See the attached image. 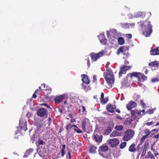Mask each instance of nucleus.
I'll return each instance as SVG.
<instances>
[{
    "label": "nucleus",
    "instance_id": "f257e3e1",
    "mask_svg": "<svg viewBox=\"0 0 159 159\" xmlns=\"http://www.w3.org/2000/svg\"><path fill=\"white\" fill-rule=\"evenodd\" d=\"M141 26V28L143 31V34L146 37L150 36L152 32V25L150 21L147 20L145 21H142L138 22Z\"/></svg>",
    "mask_w": 159,
    "mask_h": 159
},
{
    "label": "nucleus",
    "instance_id": "f03ea898",
    "mask_svg": "<svg viewBox=\"0 0 159 159\" xmlns=\"http://www.w3.org/2000/svg\"><path fill=\"white\" fill-rule=\"evenodd\" d=\"M134 77L137 78L139 81L142 82L147 79V77L144 75L143 74L138 72H134L129 73L127 74V78L129 77L131 79Z\"/></svg>",
    "mask_w": 159,
    "mask_h": 159
},
{
    "label": "nucleus",
    "instance_id": "7ed1b4c3",
    "mask_svg": "<svg viewBox=\"0 0 159 159\" xmlns=\"http://www.w3.org/2000/svg\"><path fill=\"white\" fill-rule=\"evenodd\" d=\"M129 48L128 46H122L119 48L117 51L116 54L119 55L121 53H123L125 57L128 58L129 57V54L128 51Z\"/></svg>",
    "mask_w": 159,
    "mask_h": 159
},
{
    "label": "nucleus",
    "instance_id": "20e7f679",
    "mask_svg": "<svg viewBox=\"0 0 159 159\" xmlns=\"http://www.w3.org/2000/svg\"><path fill=\"white\" fill-rule=\"evenodd\" d=\"M104 76L107 82L110 84L112 85L114 83V77L112 72H107L104 74Z\"/></svg>",
    "mask_w": 159,
    "mask_h": 159
},
{
    "label": "nucleus",
    "instance_id": "39448f33",
    "mask_svg": "<svg viewBox=\"0 0 159 159\" xmlns=\"http://www.w3.org/2000/svg\"><path fill=\"white\" fill-rule=\"evenodd\" d=\"M134 132L133 130H128L126 132L123 137V140L125 141H128L134 135Z\"/></svg>",
    "mask_w": 159,
    "mask_h": 159
},
{
    "label": "nucleus",
    "instance_id": "423d86ee",
    "mask_svg": "<svg viewBox=\"0 0 159 159\" xmlns=\"http://www.w3.org/2000/svg\"><path fill=\"white\" fill-rule=\"evenodd\" d=\"M104 54L103 52H100L99 53L96 54L94 52L91 53L90 56L92 59L93 61H96L100 57H102Z\"/></svg>",
    "mask_w": 159,
    "mask_h": 159
},
{
    "label": "nucleus",
    "instance_id": "0eeeda50",
    "mask_svg": "<svg viewBox=\"0 0 159 159\" xmlns=\"http://www.w3.org/2000/svg\"><path fill=\"white\" fill-rule=\"evenodd\" d=\"M64 99H67V96L65 94L56 97L54 98L55 103L56 104H59L61 102L62 100Z\"/></svg>",
    "mask_w": 159,
    "mask_h": 159
},
{
    "label": "nucleus",
    "instance_id": "6e6552de",
    "mask_svg": "<svg viewBox=\"0 0 159 159\" xmlns=\"http://www.w3.org/2000/svg\"><path fill=\"white\" fill-rule=\"evenodd\" d=\"M144 132L146 134L143 136L141 139L140 141V144H139L138 146L139 147L140 145H142L145 139H147L151 134V132L148 129H145L144 131Z\"/></svg>",
    "mask_w": 159,
    "mask_h": 159
},
{
    "label": "nucleus",
    "instance_id": "1a4fd4ad",
    "mask_svg": "<svg viewBox=\"0 0 159 159\" xmlns=\"http://www.w3.org/2000/svg\"><path fill=\"white\" fill-rule=\"evenodd\" d=\"M90 124V121L88 119L85 118L82 121V127L84 132L86 131V128L89 127Z\"/></svg>",
    "mask_w": 159,
    "mask_h": 159
},
{
    "label": "nucleus",
    "instance_id": "9d476101",
    "mask_svg": "<svg viewBox=\"0 0 159 159\" xmlns=\"http://www.w3.org/2000/svg\"><path fill=\"white\" fill-rule=\"evenodd\" d=\"M132 68L131 66H123L121 67L119 72V77H120L122 76V74H125L126 71Z\"/></svg>",
    "mask_w": 159,
    "mask_h": 159
},
{
    "label": "nucleus",
    "instance_id": "9b49d317",
    "mask_svg": "<svg viewBox=\"0 0 159 159\" xmlns=\"http://www.w3.org/2000/svg\"><path fill=\"white\" fill-rule=\"evenodd\" d=\"M37 114L38 116L43 117L47 115V111L46 109L43 108H40L38 110Z\"/></svg>",
    "mask_w": 159,
    "mask_h": 159
},
{
    "label": "nucleus",
    "instance_id": "f8f14e48",
    "mask_svg": "<svg viewBox=\"0 0 159 159\" xmlns=\"http://www.w3.org/2000/svg\"><path fill=\"white\" fill-rule=\"evenodd\" d=\"M19 126L21 129L24 131H26L27 129V122L25 120L22 119L20 120Z\"/></svg>",
    "mask_w": 159,
    "mask_h": 159
},
{
    "label": "nucleus",
    "instance_id": "ddd939ff",
    "mask_svg": "<svg viewBox=\"0 0 159 159\" xmlns=\"http://www.w3.org/2000/svg\"><path fill=\"white\" fill-rule=\"evenodd\" d=\"M109 142L111 147L113 148L119 143V140L116 139H112L109 140Z\"/></svg>",
    "mask_w": 159,
    "mask_h": 159
},
{
    "label": "nucleus",
    "instance_id": "4468645a",
    "mask_svg": "<svg viewBox=\"0 0 159 159\" xmlns=\"http://www.w3.org/2000/svg\"><path fill=\"white\" fill-rule=\"evenodd\" d=\"M115 108L116 106L112 105L111 103L108 104L106 107V109L107 111L111 113H113L114 112V109Z\"/></svg>",
    "mask_w": 159,
    "mask_h": 159
},
{
    "label": "nucleus",
    "instance_id": "2eb2a0df",
    "mask_svg": "<svg viewBox=\"0 0 159 159\" xmlns=\"http://www.w3.org/2000/svg\"><path fill=\"white\" fill-rule=\"evenodd\" d=\"M137 103L133 101H131L129 102L127 105L126 107L128 110H130L133 108L137 106Z\"/></svg>",
    "mask_w": 159,
    "mask_h": 159
},
{
    "label": "nucleus",
    "instance_id": "dca6fc26",
    "mask_svg": "<svg viewBox=\"0 0 159 159\" xmlns=\"http://www.w3.org/2000/svg\"><path fill=\"white\" fill-rule=\"evenodd\" d=\"M93 139L97 142H101L102 139V135H99L97 134H94L93 135Z\"/></svg>",
    "mask_w": 159,
    "mask_h": 159
},
{
    "label": "nucleus",
    "instance_id": "f3484780",
    "mask_svg": "<svg viewBox=\"0 0 159 159\" xmlns=\"http://www.w3.org/2000/svg\"><path fill=\"white\" fill-rule=\"evenodd\" d=\"M99 39L100 41V42L102 44L105 45L107 43V39L105 38V36L104 34H100Z\"/></svg>",
    "mask_w": 159,
    "mask_h": 159
},
{
    "label": "nucleus",
    "instance_id": "a211bd4d",
    "mask_svg": "<svg viewBox=\"0 0 159 159\" xmlns=\"http://www.w3.org/2000/svg\"><path fill=\"white\" fill-rule=\"evenodd\" d=\"M82 79V80L83 82V83L84 84H89L90 83V80L89 79L88 76L86 75L83 74L81 75Z\"/></svg>",
    "mask_w": 159,
    "mask_h": 159
},
{
    "label": "nucleus",
    "instance_id": "6ab92c4d",
    "mask_svg": "<svg viewBox=\"0 0 159 159\" xmlns=\"http://www.w3.org/2000/svg\"><path fill=\"white\" fill-rule=\"evenodd\" d=\"M150 55H155L159 54V47H157L154 49H151L150 51Z\"/></svg>",
    "mask_w": 159,
    "mask_h": 159
},
{
    "label": "nucleus",
    "instance_id": "aec40b11",
    "mask_svg": "<svg viewBox=\"0 0 159 159\" xmlns=\"http://www.w3.org/2000/svg\"><path fill=\"white\" fill-rule=\"evenodd\" d=\"M70 129L71 130H74L78 133H82V131L80 130L78 127L75 125H72L70 127Z\"/></svg>",
    "mask_w": 159,
    "mask_h": 159
},
{
    "label": "nucleus",
    "instance_id": "412c9836",
    "mask_svg": "<svg viewBox=\"0 0 159 159\" xmlns=\"http://www.w3.org/2000/svg\"><path fill=\"white\" fill-rule=\"evenodd\" d=\"M82 84V86L83 89L86 92L91 90V88L88 84Z\"/></svg>",
    "mask_w": 159,
    "mask_h": 159
},
{
    "label": "nucleus",
    "instance_id": "4be33fe9",
    "mask_svg": "<svg viewBox=\"0 0 159 159\" xmlns=\"http://www.w3.org/2000/svg\"><path fill=\"white\" fill-rule=\"evenodd\" d=\"M148 65L152 67H157L159 66V62L157 61H155L151 62L148 64Z\"/></svg>",
    "mask_w": 159,
    "mask_h": 159
},
{
    "label": "nucleus",
    "instance_id": "5701e85b",
    "mask_svg": "<svg viewBox=\"0 0 159 159\" xmlns=\"http://www.w3.org/2000/svg\"><path fill=\"white\" fill-rule=\"evenodd\" d=\"M99 149H100L102 152H105L108 151V147L107 145H102L99 147Z\"/></svg>",
    "mask_w": 159,
    "mask_h": 159
},
{
    "label": "nucleus",
    "instance_id": "b1692460",
    "mask_svg": "<svg viewBox=\"0 0 159 159\" xmlns=\"http://www.w3.org/2000/svg\"><path fill=\"white\" fill-rule=\"evenodd\" d=\"M135 145L134 143H133L129 147V151L131 152H133L136 151V148H135Z\"/></svg>",
    "mask_w": 159,
    "mask_h": 159
},
{
    "label": "nucleus",
    "instance_id": "393cba45",
    "mask_svg": "<svg viewBox=\"0 0 159 159\" xmlns=\"http://www.w3.org/2000/svg\"><path fill=\"white\" fill-rule=\"evenodd\" d=\"M66 148V145L65 144H63L62 145V148L59 152V154L61 153V157H63L64 155L65 152V151Z\"/></svg>",
    "mask_w": 159,
    "mask_h": 159
},
{
    "label": "nucleus",
    "instance_id": "a878e982",
    "mask_svg": "<svg viewBox=\"0 0 159 159\" xmlns=\"http://www.w3.org/2000/svg\"><path fill=\"white\" fill-rule=\"evenodd\" d=\"M97 148V147L95 146H92L89 149V152L92 153H96Z\"/></svg>",
    "mask_w": 159,
    "mask_h": 159
},
{
    "label": "nucleus",
    "instance_id": "bb28decb",
    "mask_svg": "<svg viewBox=\"0 0 159 159\" xmlns=\"http://www.w3.org/2000/svg\"><path fill=\"white\" fill-rule=\"evenodd\" d=\"M71 146L70 147L74 150L76 151V149L77 148V144L76 142H72L71 143Z\"/></svg>",
    "mask_w": 159,
    "mask_h": 159
},
{
    "label": "nucleus",
    "instance_id": "cd10ccee",
    "mask_svg": "<svg viewBox=\"0 0 159 159\" xmlns=\"http://www.w3.org/2000/svg\"><path fill=\"white\" fill-rule=\"evenodd\" d=\"M112 131V128L110 126H108L107 129L104 131L105 134L108 135Z\"/></svg>",
    "mask_w": 159,
    "mask_h": 159
},
{
    "label": "nucleus",
    "instance_id": "c85d7f7f",
    "mask_svg": "<svg viewBox=\"0 0 159 159\" xmlns=\"http://www.w3.org/2000/svg\"><path fill=\"white\" fill-rule=\"evenodd\" d=\"M119 133L116 131H114L110 134V136L111 137H114L116 136H118Z\"/></svg>",
    "mask_w": 159,
    "mask_h": 159
},
{
    "label": "nucleus",
    "instance_id": "c756f323",
    "mask_svg": "<svg viewBox=\"0 0 159 159\" xmlns=\"http://www.w3.org/2000/svg\"><path fill=\"white\" fill-rule=\"evenodd\" d=\"M118 41L120 45H123L125 43V40L123 38L121 37H119L118 38Z\"/></svg>",
    "mask_w": 159,
    "mask_h": 159
},
{
    "label": "nucleus",
    "instance_id": "7c9ffc66",
    "mask_svg": "<svg viewBox=\"0 0 159 159\" xmlns=\"http://www.w3.org/2000/svg\"><path fill=\"white\" fill-rule=\"evenodd\" d=\"M108 100V98L106 97L100 100L101 103L103 104L106 103L107 102Z\"/></svg>",
    "mask_w": 159,
    "mask_h": 159
},
{
    "label": "nucleus",
    "instance_id": "2f4dec72",
    "mask_svg": "<svg viewBox=\"0 0 159 159\" xmlns=\"http://www.w3.org/2000/svg\"><path fill=\"white\" fill-rule=\"evenodd\" d=\"M139 110L136 109H134V110H131V114L132 116H137V112H138Z\"/></svg>",
    "mask_w": 159,
    "mask_h": 159
},
{
    "label": "nucleus",
    "instance_id": "473e14b6",
    "mask_svg": "<svg viewBox=\"0 0 159 159\" xmlns=\"http://www.w3.org/2000/svg\"><path fill=\"white\" fill-rule=\"evenodd\" d=\"M137 14L139 16L143 18L145 16V13L144 12L139 11L137 12Z\"/></svg>",
    "mask_w": 159,
    "mask_h": 159
},
{
    "label": "nucleus",
    "instance_id": "72a5a7b5",
    "mask_svg": "<svg viewBox=\"0 0 159 159\" xmlns=\"http://www.w3.org/2000/svg\"><path fill=\"white\" fill-rule=\"evenodd\" d=\"M70 102H71L72 103L74 104V103H76L77 102V99L76 97H74L70 98Z\"/></svg>",
    "mask_w": 159,
    "mask_h": 159
},
{
    "label": "nucleus",
    "instance_id": "f704fd0d",
    "mask_svg": "<svg viewBox=\"0 0 159 159\" xmlns=\"http://www.w3.org/2000/svg\"><path fill=\"white\" fill-rule=\"evenodd\" d=\"M148 154L149 158L150 159H155L154 155L150 151L148 152Z\"/></svg>",
    "mask_w": 159,
    "mask_h": 159
},
{
    "label": "nucleus",
    "instance_id": "c9c22d12",
    "mask_svg": "<svg viewBox=\"0 0 159 159\" xmlns=\"http://www.w3.org/2000/svg\"><path fill=\"white\" fill-rule=\"evenodd\" d=\"M115 128L116 130L120 131L123 129V127L121 125H117L115 127Z\"/></svg>",
    "mask_w": 159,
    "mask_h": 159
},
{
    "label": "nucleus",
    "instance_id": "e433bc0d",
    "mask_svg": "<svg viewBox=\"0 0 159 159\" xmlns=\"http://www.w3.org/2000/svg\"><path fill=\"white\" fill-rule=\"evenodd\" d=\"M127 143L126 142H124L122 143L120 145V148L121 149L124 148L126 146Z\"/></svg>",
    "mask_w": 159,
    "mask_h": 159
},
{
    "label": "nucleus",
    "instance_id": "4c0bfd02",
    "mask_svg": "<svg viewBox=\"0 0 159 159\" xmlns=\"http://www.w3.org/2000/svg\"><path fill=\"white\" fill-rule=\"evenodd\" d=\"M33 151V149H29L26 151V153L29 156Z\"/></svg>",
    "mask_w": 159,
    "mask_h": 159
},
{
    "label": "nucleus",
    "instance_id": "58836bf2",
    "mask_svg": "<svg viewBox=\"0 0 159 159\" xmlns=\"http://www.w3.org/2000/svg\"><path fill=\"white\" fill-rule=\"evenodd\" d=\"M93 83H95L96 84H97V79L96 76V75H94L93 76Z\"/></svg>",
    "mask_w": 159,
    "mask_h": 159
},
{
    "label": "nucleus",
    "instance_id": "ea45409f",
    "mask_svg": "<svg viewBox=\"0 0 159 159\" xmlns=\"http://www.w3.org/2000/svg\"><path fill=\"white\" fill-rule=\"evenodd\" d=\"M158 130H159L158 129H152L151 131V132H153V134H151V135H153L154 134H155L157 133L158 131Z\"/></svg>",
    "mask_w": 159,
    "mask_h": 159
},
{
    "label": "nucleus",
    "instance_id": "a19ab883",
    "mask_svg": "<svg viewBox=\"0 0 159 159\" xmlns=\"http://www.w3.org/2000/svg\"><path fill=\"white\" fill-rule=\"evenodd\" d=\"M140 103L143 108L146 107V104L144 103L142 100H140Z\"/></svg>",
    "mask_w": 159,
    "mask_h": 159
},
{
    "label": "nucleus",
    "instance_id": "79ce46f5",
    "mask_svg": "<svg viewBox=\"0 0 159 159\" xmlns=\"http://www.w3.org/2000/svg\"><path fill=\"white\" fill-rule=\"evenodd\" d=\"M154 109H149L148 111L146 112L149 114H152L153 113L154 111L153 110Z\"/></svg>",
    "mask_w": 159,
    "mask_h": 159
},
{
    "label": "nucleus",
    "instance_id": "37998d69",
    "mask_svg": "<svg viewBox=\"0 0 159 159\" xmlns=\"http://www.w3.org/2000/svg\"><path fill=\"white\" fill-rule=\"evenodd\" d=\"M159 80V79L157 78H153L151 80V81L152 82H157Z\"/></svg>",
    "mask_w": 159,
    "mask_h": 159
},
{
    "label": "nucleus",
    "instance_id": "c03bdc74",
    "mask_svg": "<svg viewBox=\"0 0 159 159\" xmlns=\"http://www.w3.org/2000/svg\"><path fill=\"white\" fill-rule=\"evenodd\" d=\"M125 36L128 39H130L132 38V35L130 34H126Z\"/></svg>",
    "mask_w": 159,
    "mask_h": 159
},
{
    "label": "nucleus",
    "instance_id": "a18cd8bd",
    "mask_svg": "<svg viewBox=\"0 0 159 159\" xmlns=\"http://www.w3.org/2000/svg\"><path fill=\"white\" fill-rule=\"evenodd\" d=\"M38 143L39 145H42L43 144V142L42 140L39 139L38 141Z\"/></svg>",
    "mask_w": 159,
    "mask_h": 159
},
{
    "label": "nucleus",
    "instance_id": "49530a36",
    "mask_svg": "<svg viewBox=\"0 0 159 159\" xmlns=\"http://www.w3.org/2000/svg\"><path fill=\"white\" fill-rule=\"evenodd\" d=\"M125 29L128 28H129V25L127 24H124L122 26Z\"/></svg>",
    "mask_w": 159,
    "mask_h": 159
},
{
    "label": "nucleus",
    "instance_id": "de8ad7c7",
    "mask_svg": "<svg viewBox=\"0 0 159 159\" xmlns=\"http://www.w3.org/2000/svg\"><path fill=\"white\" fill-rule=\"evenodd\" d=\"M141 111H138V112H137V116H138V117H141L143 115V114H141Z\"/></svg>",
    "mask_w": 159,
    "mask_h": 159
},
{
    "label": "nucleus",
    "instance_id": "09e8293b",
    "mask_svg": "<svg viewBox=\"0 0 159 159\" xmlns=\"http://www.w3.org/2000/svg\"><path fill=\"white\" fill-rule=\"evenodd\" d=\"M70 118H71L70 120L71 122H74L75 121V119L74 118H73V117H72V115L70 114Z\"/></svg>",
    "mask_w": 159,
    "mask_h": 159
},
{
    "label": "nucleus",
    "instance_id": "8fccbe9b",
    "mask_svg": "<svg viewBox=\"0 0 159 159\" xmlns=\"http://www.w3.org/2000/svg\"><path fill=\"white\" fill-rule=\"evenodd\" d=\"M153 138L157 139L159 138V133L157 135H154L153 136Z\"/></svg>",
    "mask_w": 159,
    "mask_h": 159
},
{
    "label": "nucleus",
    "instance_id": "3c124183",
    "mask_svg": "<svg viewBox=\"0 0 159 159\" xmlns=\"http://www.w3.org/2000/svg\"><path fill=\"white\" fill-rule=\"evenodd\" d=\"M148 142H146L145 143V144H144V148L147 149L148 148Z\"/></svg>",
    "mask_w": 159,
    "mask_h": 159
},
{
    "label": "nucleus",
    "instance_id": "603ef678",
    "mask_svg": "<svg viewBox=\"0 0 159 159\" xmlns=\"http://www.w3.org/2000/svg\"><path fill=\"white\" fill-rule=\"evenodd\" d=\"M153 124V121H151L150 122H148L146 123V125L147 126H150L151 125H152Z\"/></svg>",
    "mask_w": 159,
    "mask_h": 159
},
{
    "label": "nucleus",
    "instance_id": "864d4df0",
    "mask_svg": "<svg viewBox=\"0 0 159 159\" xmlns=\"http://www.w3.org/2000/svg\"><path fill=\"white\" fill-rule=\"evenodd\" d=\"M86 59L87 61V65H88V67H89L90 66V60L89 58H88L87 59Z\"/></svg>",
    "mask_w": 159,
    "mask_h": 159
},
{
    "label": "nucleus",
    "instance_id": "5fc2aeb1",
    "mask_svg": "<svg viewBox=\"0 0 159 159\" xmlns=\"http://www.w3.org/2000/svg\"><path fill=\"white\" fill-rule=\"evenodd\" d=\"M66 129L67 131H68L70 129V124H68L66 126Z\"/></svg>",
    "mask_w": 159,
    "mask_h": 159
},
{
    "label": "nucleus",
    "instance_id": "6e6d98bb",
    "mask_svg": "<svg viewBox=\"0 0 159 159\" xmlns=\"http://www.w3.org/2000/svg\"><path fill=\"white\" fill-rule=\"evenodd\" d=\"M41 105L47 107L48 108H50V107L49 105H48L47 104L45 103H43L41 104Z\"/></svg>",
    "mask_w": 159,
    "mask_h": 159
},
{
    "label": "nucleus",
    "instance_id": "4d7b16f0",
    "mask_svg": "<svg viewBox=\"0 0 159 159\" xmlns=\"http://www.w3.org/2000/svg\"><path fill=\"white\" fill-rule=\"evenodd\" d=\"M103 98H104V94L102 92L101 93V96L100 98V100L102 99H103Z\"/></svg>",
    "mask_w": 159,
    "mask_h": 159
},
{
    "label": "nucleus",
    "instance_id": "13d9d810",
    "mask_svg": "<svg viewBox=\"0 0 159 159\" xmlns=\"http://www.w3.org/2000/svg\"><path fill=\"white\" fill-rule=\"evenodd\" d=\"M115 111L119 113H120V110L119 109L117 108H115Z\"/></svg>",
    "mask_w": 159,
    "mask_h": 159
},
{
    "label": "nucleus",
    "instance_id": "bf43d9fd",
    "mask_svg": "<svg viewBox=\"0 0 159 159\" xmlns=\"http://www.w3.org/2000/svg\"><path fill=\"white\" fill-rule=\"evenodd\" d=\"M64 130V128L63 127H61L60 130H59V132L61 133Z\"/></svg>",
    "mask_w": 159,
    "mask_h": 159
},
{
    "label": "nucleus",
    "instance_id": "052dcab7",
    "mask_svg": "<svg viewBox=\"0 0 159 159\" xmlns=\"http://www.w3.org/2000/svg\"><path fill=\"white\" fill-rule=\"evenodd\" d=\"M146 152H145V151H143V152L141 154V157H143L145 155Z\"/></svg>",
    "mask_w": 159,
    "mask_h": 159
},
{
    "label": "nucleus",
    "instance_id": "680f3d73",
    "mask_svg": "<svg viewBox=\"0 0 159 159\" xmlns=\"http://www.w3.org/2000/svg\"><path fill=\"white\" fill-rule=\"evenodd\" d=\"M36 93H34L33 94V95L32 98H37V96L36 95Z\"/></svg>",
    "mask_w": 159,
    "mask_h": 159
},
{
    "label": "nucleus",
    "instance_id": "e2e57ef3",
    "mask_svg": "<svg viewBox=\"0 0 159 159\" xmlns=\"http://www.w3.org/2000/svg\"><path fill=\"white\" fill-rule=\"evenodd\" d=\"M155 157H157L159 154V153L157 152L154 153Z\"/></svg>",
    "mask_w": 159,
    "mask_h": 159
},
{
    "label": "nucleus",
    "instance_id": "0e129e2a",
    "mask_svg": "<svg viewBox=\"0 0 159 159\" xmlns=\"http://www.w3.org/2000/svg\"><path fill=\"white\" fill-rule=\"evenodd\" d=\"M151 150L154 153L157 152V151L154 148L152 149Z\"/></svg>",
    "mask_w": 159,
    "mask_h": 159
},
{
    "label": "nucleus",
    "instance_id": "69168bd1",
    "mask_svg": "<svg viewBox=\"0 0 159 159\" xmlns=\"http://www.w3.org/2000/svg\"><path fill=\"white\" fill-rule=\"evenodd\" d=\"M124 63L125 64H129V62L128 61L125 60L124 61Z\"/></svg>",
    "mask_w": 159,
    "mask_h": 159
},
{
    "label": "nucleus",
    "instance_id": "338daca9",
    "mask_svg": "<svg viewBox=\"0 0 159 159\" xmlns=\"http://www.w3.org/2000/svg\"><path fill=\"white\" fill-rule=\"evenodd\" d=\"M28 156L29 155L27 154H26V153L25 152V155L23 156V157L26 158L28 157Z\"/></svg>",
    "mask_w": 159,
    "mask_h": 159
},
{
    "label": "nucleus",
    "instance_id": "774afa93",
    "mask_svg": "<svg viewBox=\"0 0 159 159\" xmlns=\"http://www.w3.org/2000/svg\"><path fill=\"white\" fill-rule=\"evenodd\" d=\"M116 118L117 119H119L120 120H121L122 119V118L120 116H116Z\"/></svg>",
    "mask_w": 159,
    "mask_h": 159
}]
</instances>
